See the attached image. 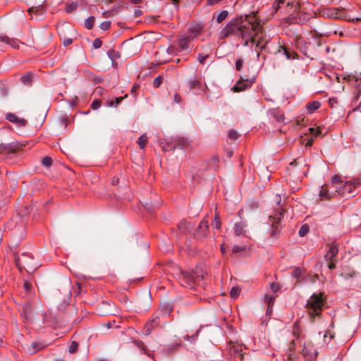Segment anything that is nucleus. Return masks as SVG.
Here are the masks:
<instances>
[{
  "mask_svg": "<svg viewBox=\"0 0 361 361\" xmlns=\"http://www.w3.org/2000/svg\"><path fill=\"white\" fill-rule=\"evenodd\" d=\"M221 35L224 38L234 35L243 41V46L248 47L250 43L255 46L257 49L255 51L258 59L260 57V52L265 50L267 44L263 27L254 16H240L232 19L223 28Z\"/></svg>",
  "mask_w": 361,
  "mask_h": 361,
  "instance_id": "f257e3e1",
  "label": "nucleus"
},
{
  "mask_svg": "<svg viewBox=\"0 0 361 361\" xmlns=\"http://www.w3.org/2000/svg\"><path fill=\"white\" fill-rule=\"evenodd\" d=\"M360 185L359 179L343 182L338 175H334L331 178V188L335 189L336 195H353L355 189Z\"/></svg>",
  "mask_w": 361,
  "mask_h": 361,
  "instance_id": "f03ea898",
  "label": "nucleus"
},
{
  "mask_svg": "<svg viewBox=\"0 0 361 361\" xmlns=\"http://www.w3.org/2000/svg\"><path fill=\"white\" fill-rule=\"evenodd\" d=\"M324 305V300L322 293H314L307 300L306 307L312 319L321 314Z\"/></svg>",
  "mask_w": 361,
  "mask_h": 361,
  "instance_id": "7ed1b4c3",
  "label": "nucleus"
},
{
  "mask_svg": "<svg viewBox=\"0 0 361 361\" xmlns=\"http://www.w3.org/2000/svg\"><path fill=\"white\" fill-rule=\"evenodd\" d=\"M15 261L20 271L25 269L27 273H32L39 267L33 256L27 252H24L20 256L16 257Z\"/></svg>",
  "mask_w": 361,
  "mask_h": 361,
  "instance_id": "20e7f679",
  "label": "nucleus"
},
{
  "mask_svg": "<svg viewBox=\"0 0 361 361\" xmlns=\"http://www.w3.org/2000/svg\"><path fill=\"white\" fill-rule=\"evenodd\" d=\"M281 200V196L276 195V202L278 207L274 209V214L270 215L269 217V221L271 223L272 226V231L271 232V236L272 237L275 236L279 233V228L276 224L281 221L284 213V209L280 205Z\"/></svg>",
  "mask_w": 361,
  "mask_h": 361,
  "instance_id": "39448f33",
  "label": "nucleus"
},
{
  "mask_svg": "<svg viewBox=\"0 0 361 361\" xmlns=\"http://www.w3.org/2000/svg\"><path fill=\"white\" fill-rule=\"evenodd\" d=\"M203 279L202 276L197 275L193 272L181 271L179 276L180 283L183 286L193 288L197 283Z\"/></svg>",
  "mask_w": 361,
  "mask_h": 361,
  "instance_id": "423d86ee",
  "label": "nucleus"
},
{
  "mask_svg": "<svg viewBox=\"0 0 361 361\" xmlns=\"http://www.w3.org/2000/svg\"><path fill=\"white\" fill-rule=\"evenodd\" d=\"M302 354L307 360L313 361L317 358L318 352L314 348L311 341H305L302 346Z\"/></svg>",
  "mask_w": 361,
  "mask_h": 361,
  "instance_id": "0eeeda50",
  "label": "nucleus"
},
{
  "mask_svg": "<svg viewBox=\"0 0 361 361\" xmlns=\"http://www.w3.org/2000/svg\"><path fill=\"white\" fill-rule=\"evenodd\" d=\"M22 145L18 142H13L7 144H0V154L8 155L18 152Z\"/></svg>",
  "mask_w": 361,
  "mask_h": 361,
  "instance_id": "6e6552de",
  "label": "nucleus"
},
{
  "mask_svg": "<svg viewBox=\"0 0 361 361\" xmlns=\"http://www.w3.org/2000/svg\"><path fill=\"white\" fill-rule=\"evenodd\" d=\"M209 223L207 220L203 219L200 221L195 233V237L199 240H202L209 235Z\"/></svg>",
  "mask_w": 361,
  "mask_h": 361,
  "instance_id": "1a4fd4ad",
  "label": "nucleus"
},
{
  "mask_svg": "<svg viewBox=\"0 0 361 361\" xmlns=\"http://www.w3.org/2000/svg\"><path fill=\"white\" fill-rule=\"evenodd\" d=\"M353 103L357 107L361 106V78L356 79L354 82Z\"/></svg>",
  "mask_w": 361,
  "mask_h": 361,
  "instance_id": "9d476101",
  "label": "nucleus"
},
{
  "mask_svg": "<svg viewBox=\"0 0 361 361\" xmlns=\"http://www.w3.org/2000/svg\"><path fill=\"white\" fill-rule=\"evenodd\" d=\"M319 197L322 200H330L336 195L335 189L331 188V185L329 187L327 185H322L319 190Z\"/></svg>",
  "mask_w": 361,
  "mask_h": 361,
  "instance_id": "9b49d317",
  "label": "nucleus"
},
{
  "mask_svg": "<svg viewBox=\"0 0 361 361\" xmlns=\"http://www.w3.org/2000/svg\"><path fill=\"white\" fill-rule=\"evenodd\" d=\"M255 82V78H253L251 80L246 79L244 80L242 78L235 83V85L232 87V90L234 92H241L249 88L252 84Z\"/></svg>",
  "mask_w": 361,
  "mask_h": 361,
  "instance_id": "f8f14e48",
  "label": "nucleus"
},
{
  "mask_svg": "<svg viewBox=\"0 0 361 361\" xmlns=\"http://www.w3.org/2000/svg\"><path fill=\"white\" fill-rule=\"evenodd\" d=\"M202 29L203 27L200 23H194L190 25L186 35L192 40L201 34Z\"/></svg>",
  "mask_w": 361,
  "mask_h": 361,
  "instance_id": "ddd939ff",
  "label": "nucleus"
},
{
  "mask_svg": "<svg viewBox=\"0 0 361 361\" xmlns=\"http://www.w3.org/2000/svg\"><path fill=\"white\" fill-rule=\"evenodd\" d=\"M159 317H153L145 325V331L146 335H149L152 330L159 325Z\"/></svg>",
  "mask_w": 361,
  "mask_h": 361,
  "instance_id": "4468645a",
  "label": "nucleus"
},
{
  "mask_svg": "<svg viewBox=\"0 0 361 361\" xmlns=\"http://www.w3.org/2000/svg\"><path fill=\"white\" fill-rule=\"evenodd\" d=\"M21 314L27 322L32 320V307L30 302H27L23 305Z\"/></svg>",
  "mask_w": 361,
  "mask_h": 361,
  "instance_id": "2eb2a0df",
  "label": "nucleus"
},
{
  "mask_svg": "<svg viewBox=\"0 0 361 361\" xmlns=\"http://www.w3.org/2000/svg\"><path fill=\"white\" fill-rule=\"evenodd\" d=\"M0 42H2L6 44H8L14 49L19 48L20 42L18 39H13V38H10L7 35H6L3 33L0 34Z\"/></svg>",
  "mask_w": 361,
  "mask_h": 361,
  "instance_id": "dca6fc26",
  "label": "nucleus"
},
{
  "mask_svg": "<svg viewBox=\"0 0 361 361\" xmlns=\"http://www.w3.org/2000/svg\"><path fill=\"white\" fill-rule=\"evenodd\" d=\"M6 118L8 121H10L13 123H15L19 126H24L27 123V121L24 118H20L16 114H14L13 113H8L6 115Z\"/></svg>",
  "mask_w": 361,
  "mask_h": 361,
  "instance_id": "f3484780",
  "label": "nucleus"
},
{
  "mask_svg": "<svg viewBox=\"0 0 361 361\" xmlns=\"http://www.w3.org/2000/svg\"><path fill=\"white\" fill-rule=\"evenodd\" d=\"M339 10L336 8H325L322 11V15L326 18H338Z\"/></svg>",
  "mask_w": 361,
  "mask_h": 361,
  "instance_id": "a211bd4d",
  "label": "nucleus"
},
{
  "mask_svg": "<svg viewBox=\"0 0 361 361\" xmlns=\"http://www.w3.org/2000/svg\"><path fill=\"white\" fill-rule=\"evenodd\" d=\"M192 39L186 35L178 38L177 43L180 51L185 50L188 48V44Z\"/></svg>",
  "mask_w": 361,
  "mask_h": 361,
  "instance_id": "6ab92c4d",
  "label": "nucleus"
},
{
  "mask_svg": "<svg viewBox=\"0 0 361 361\" xmlns=\"http://www.w3.org/2000/svg\"><path fill=\"white\" fill-rule=\"evenodd\" d=\"M247 225L245 221L235 223L234 225V231L236 235H245Z\"/></svg>",
  "mask_w": 361,
  "mask_h": 361,
  "instance_id": "aec40b11",
  "label": "nucleus"
},
{
  "mask_svg": "<svg viewBox=\"0 0 361 361\" xmlns=\"http://www.w3.org/2000/svg\"><path fill=\"white\" fill-rule=\"evenodd\" d=\"M338 245L331 244L329 251L325 255L324 258L326 261L332 260L335 257H336V255H338Z\"/></svg>",
  "mask_w": 361,
  "mask_h": 361,
  "instance_id": "412c9836",
  "label": "nucleus"
},
{
  "mask_svg": "<svg viewBox=\"0 0 361 361\" xmlns=\"http://www.w3.org/2000/svg\"><path fill=\"white\" fill-rule=\"evenodd\" d=\"M278 52L285 55L287 59H295L297 57L295 52L290 51L284 46H279Z\"/></svg>",
  "mask_w": 361,
  "mask_h": 361,
  "instance_id": "4be33fe9",
  "label": "nucleus"
},
{
  "mask_svg": "<svg viewBox=\"0 0 361 361\" xmlns=\"http://www.w3.org/2000/svg\"><path fill=\"white\" fill-rule=\"evenodd\" d=\"M269 115L274 118L277 122H282L284 120L283 114L278 109L269 110Z\"/></svg>",
  "mask_w": 361,
  "mask_h": 361,
  "instance_id": "5701e85b",
  "label": "nucleus"
},
{
  "mask_svg": "<svg viewBox=\"0 0 361 361\" xmlns=\"http://www.w3.org/2000/svg\"><path fill=\"white\" fill-rule=\"evenodd\" d=\"M190 89L195 91L196 94H198L202 88L201 82L196 78L192 79L189 83Z\"/></svg>",
  "mask_w": 361,
  "mask_h": 361,
  "instance_id": "b1692460",
  "label": "nucleus"
},
{
  "mask_svg": "<svg viewBox=\"0 0 361 361\" xmlns=\"http://www.w3.org/2000/svg\"><path fill=\"white\" fill-rule=\"evenodd\" d=\"M356 275V272L350 269V267H345L342 269V272L341 276L343 277L345 279H348L352 278Z\"/></svg>",
  "mask_w": 361,
  "mask_h": 361,
  "instance_id": "393cba45",
  "label": "nucleus"
},
{
  "mask_svg": "<svg viewBox=\"0 0 361 361\" xmlns=\"http://www.w3.org/2000/svg\"><path fill=\"white\" fill-rule=\"evenodd\" d=\"M321 106V104L318 101H313L309 102L306 105V108L309 114H312L314 111L317 110Z\"/></svg>",
  "mask_w": 361,
  "mask_h": 361,
  "instance_id": "a878e982",
  "label": "nucleus"
},
{
  "mask_svg": "<svg viewBox=\"0 0 361 361\" xmlns=\"http://www.w3.org/2000/svg\"><path fill=\"white\" fill-rule=\"evenodd\" d=\"M32 74L27 73L20 78V80L25 85H30L32 82Z\"/></svg>",
  "mask_w": 361,
  "mask_h": 361,
  "instance_id": "bb28decb",
  "label": "nucleus"
},
{
  "mask_svg": "<svg viewBox=\"0 0 361 361\" xmlns=\"http://www.w3.org/2000/svg\"><path fill=\"white\" fill-rule=\"evenodd\" d=\"M178 228L179 231L182 233L187 232L190 228L189 224L187 223L185 220H181L178 224Z\"/></svg>",
  "mask_w": 361,
  "mask_h": 361,
  "instance_id": "cd10ccee",
  "label": "nucleus"
},
{
  "mask_svg": "<svg viewBox=\"0 0 361 361\" xmlns=\"http://www.w3.org/2000/svg\"><path fill=\"white\" fill-rule=\"evenodd\" d=\"M148 142L147 137L145 134H142L137 141V143L140 146V149H144L145 147L146 144Z\"/></svg>",
  "mask_w": 361,
  "mask_h": 361,
  "instance_id": "c85d7f7f",
  "label": "nucleus"
},
{
  "mask_svg": "<svg viewBox=\"0 0 361 361\" xmlns=\"http://www.w3.org/2000/svg\"><path fill=\"white\" fill-rule=\"evenodd\" d=\"M275 299H276L275 295H265L264 301L266 303L268 304V309L273 307V305L274 304Z\"/></svg>",
  "mask_w": 361,
  "mask_h": 361,
  "instance_id": "c756f323",
  "label": "nucleus"
},
{
  "mask_svg": "<svg viewBox=\"0 0 361 361\" xmlns=\"http://www.w3.org/2000/svg\"><path fill=\"white\" fill-rule=\"evenodd\" d=\"M213 228L219 229L221 226V222L219 214H216L212 222Z\"/></svg>",
  "mask_w": 361,
  "mask_h": 361,
  "instance_id": "7c9ffc66",
  "label": "nucleus"
},
{
  "mask_svg": "<svg viewBox=\"0 0 361 361\" xmlns=\"http://www.w3.org/2000/svg\"><path fill=\"white\" fill-rule=\"evenodd\" d=\"M228 16V12L226 10L221 11L216 16V22L221 23L224 21Z\"/></svg>",
  "mask_w": 361,
  "mask_h": 361,
  "instance_id": "2f4dec72",
  "label": "nucleus"
},
{
  "mask_svg": "<svg viewBox=\"0 0 361 361\" xmlns=\"http://www.w3.org/2000/svg\"><path fill=\"white\" fill-rule=\"evenodd\" d=\"M94 17L93 16L87 18L85 21V27L88 30H91L94 26Z\"/></svg>",
  "mask_w": 361,
  "mask_h": 361,
  "instance_id": "473e14b6",
  "label": "nucleus"
},
{
  "mask_svg": "<svg viewBox=\"0 0 361 361\" xmlns=\"http://www.w3.org/2000/svg\"><path fill=\"white\" fill-rule=\"evenodd\" d=\"M310 231L309 226L307 224H303L298 232V234L301 237L305 236Z\"/></svg>",
  "mask_w": 361,
  "mask_h": 361,
  "instance_id": "72a5a7b5",
  "label": "nucleus"
},
{
  "mask_svg": "<svg viewBox=\"0 0 361 361\" xmlns=\"http://www.w3.org/2000/svg\"><path fill=\"white\" fill-rule=\"evenodd\" d=\"M107 54L112 62H114L117 58L119 57L118 53L114 49L109 50Z\"/></svg>",
  "mask_w": 361,
  "mask_h": 361,
  "instance_id": "f704fd0d",
  "label": "nucleus"
},
{
  "mask_svg": "<svg viewBox=\"0 0 361 361\" xmlns=\"http://www.w3.org/2000/svg\"><path fill=\"white\" fill-rule=\"evenodd\" d=\"M240 292V288L239 287H233L230 291V295L232 298H236Z\"/></svg>",
  "mask_w": 361,
  "mask_h": 361,
  "instance_id": "c9c22d12",
  "label": "nucleus"
},
{
  "mask_svg": "<svg viewBox=\"0 0 361 361\" xmlns=\"http://www.w3.org/2000/svg\"><path fill=\"white\" fill-rule=\"evenodd\" d=\"M200 329H198L196 333L192 336H189V335H185L183 336V338L186 341H188L191 343L194 342L197 338V336H198V333L200 332Z\"/></svg>",
  "mask_w": 361,
  "mask_h": 361,
  "instance_id": "e433bc0d",
  "label": "nucleus"
},
{
  "mask_svg": "<svg viewBox=\"0 0 361 361\" xmlns=\"http://www.w3.org/2000/svg\"><path fill=\"white\" fill-rule=\"evenodd\" d=\"M43 8L42 6H37V7H32L29 8L28 12L31 14L32 13H36L37 15H41L42 13Z\"/></svg>",
  "mask_w": 361,
  "mask_h": 361,
  "instance_id": "4c0bfd02",
  "label": "nucleus"
},
{
  "mask_svg": "<svg viewBox=\"0 0 361 361\" xmlns=\"http://www.w3.org/2000/svg\"><path fill=\"white\" fill-rule=\"evenodd\" d=\"M135 343L137 344V347L141 349V350L143 352V353L147 354L148 356H150L149 350H147V347L144 345L143 343L139 342V341H135Z\"/></svg>",
  "mask_w": 361,
  "mask_h": 361,
  "instance_id": "58836bf2",
  "label": "nucleus"
},
{
  "mask_svg": "<svg viewBox=\"0 0 361 361\" xmlns=\"http://www.w3.org/2000/svg\"><path fill=\"white\" fill-rule=\"evenodd\" d=\"M78 343L76 341H72L68 347V352L70 353H74L78 350Z\"/></svg>",
  "mask_w": 361,
  "mask_h": 361,
  "instance_id": "ea45409f",
  "label": "nucleus"
},
{
  "mask_svg": "<svg viewBox=\"0 0 361 361\" xmlns=\"http://www.w3.org/2000/svg\"><path fill=\"white\" fill-rule=\"evenodd\" d=\"M42 163L44 166L49 167L52 164V159L49 157H45L42 159Z\"/></svg>",
  "mask_w": 361,
  "mask_h": 361,
  "instance_id": "a19ab883",
  "label": "nucleus"
},
{
  "mask_svg": "<svg viewBox=\"0 0 361 361\" xmlns=\"http://www.w3.org/2000/svg\"><path fill=\"white\" fill-rule=\"evenodd\" d=\"M209 55L208 54H199L197 57V60L202 64H204L205 62V60L208 59Z\"/></svg>",
  "mask_w": 361,
  "mask_h": 361,
  "instance_id": "79ce46f5",
  "label": "nucleus"
},
{
  "mask_svg": "<svg viewBox=\"0 0 361 361\" xmlns=\"http://www.w3.org/2000/svg\"><path fill=\"white\" fill-rule=\"evenodd\" d=\"M233 352L235 357H239L242 360H243V354L242 353L241 349L233 347Z\"/></svg>",
  "mask_w": 361,
  "mask_h": 361,
  "instance_id": "37998d69",
  "label": "nucleus"
},
{
  "mask_svg": "<svg viewBox=\"0 0 361 361\" xmlns=\"http://www.w3.org/2000/svg\"><path fill=\"white\" fill-rule=\"evenodd\" d=\"M302 274V270L299 267L295 268L293 272V276L295 279H299Z\"/></svg>",
  "mask_w": 361,
  "mask_h": 361,
  "instance_id": "c03bdc74",
  "label": "nucleus"
},
{
  "mask_svg": "<svg viewBox=\"0 0 361 361\" xmlns=\"http://www.w3.org/2000/svg\"><path fill=\"white\" fill-rule=\"evenodd\" d=\"M228 135L229 138L233 139V140H235L238 137V133L236 132V130H235L233 129H231L228 131Z\"/></svg>",
  "mask_w": 361,
  "mask_h": 361,
  "instance_id": "a18cd8bd",
  "label": "nucleus"
},
{
  "mask_svg": "<svg viewBox=\"0 0 361 361\" xmlns=\"http://www.w3.org/2000/svg\"><path fill=\"white\" fill-rule=\"evenodd\" d=\"M161 83H162V78L160 75L157 77L156 78H154V80L153 81V85L154 87H159Z\"/></svg>",
  "mask_w": 361,
  "mask_h": 361,
  "instance_id": "49530a36",
  "label": "nucleus"
},
{
  "mask_svg": "<svg viewBox=\"0 0 361 361\" xmlns=\"http://www.w3.org/2000/svg\"><path fill=\"white\" fill-rule=\"evenodd\" d=\"M127 94H126L123 97H117L116 98V102H115V104L114 103L113 101H111L110 103H109V105L110 106H116L117 105H118L121 102L122 100L123 99V98H126L127 97Z\"/></svg>",
  "mask_w": 361,
  "mask_h": 361,
  "instance_id": "de8ad7c7",
  "label": "nucleus"
},
{
  "mask_svg": "<svg viewBox=\"0 0 361 361\" xmlns=\"http://www.w3.org/2000/svg\"><path fill=\"white\" fill-rule=\"evenodd\" d=\"M270 288L274 293H276L281 289V286L276 283H271L270 284Z\"/></svg>",
  "mask_w": 361,
  "mask_h": 361,
  "instance_id": "09e8293b",
  "label": "nucleus"
},
{
  "mask_svg": "<svg viewBox=\"0 0 361 361\" xmlns=\"http://www.w3.org/2000/svg\"><path fill=\"white\" fill-rule=\"evenodd\" d=\"M92 45L94 49H99L102 47V42L99 38H97L94 40Z\"/></svg>",
  "mask_w": 361,
  "mask_h": 361,
  "instance_id": "8fccbe9b",
  "label": "nucleus"
},
{
  "mask_svg": "<svg viewBox=\"0 0 361 361\" xmlns=\"http://www.w3.org/2000/svg\"><path fill=\"white\" fill-rule=\"evenodd\" d=\"M111 26V22L110 21H104V22H102L99 27L102 30H108Z\"/></svg>",
  "mask_w": 361,
  "mask_h": 361,
  "instance_id": "3c124183",
  "label": "nucleus"
},
{
  "mask_svg": "<svg viewBox=\"0 0 361 361\" xmlns=\"http://www.w3.org/2000/svg\"><path fill=\"white\" fill-rule=\"evenodd\" d=\"M282 4H283V0H276L274 1V3L273 4V8L275 13L280 8V5Z\"/></svg>",
  "mask_w": 361,
  "mask_h": 361,
  "instance_id": "603ef678",
  "label": "nucleus"
},
{
  "mask_svg": "<svg viewBox=\"0 0 361 361\" xmlns=\"http://www.w3.org/2000/svg\"><path fill=\"white\" fill-rule=\"evenodd\" d=\"M101 106V101L99 99H95L91 104V107L92 109L96 110Z\"/></svg>",
  "mask_w": 361,
  "mask_h": 361,
  "instance_id": "864d4df0",
  "label": "nucleus"
},
{
  "mask_svg": "<svg viewBox=\"0 0 361 361\" xmlns=\"http://www.w3.org/2000/svg\"><path fill=\"white\" fill-rule=\"evenodd\" d=\"M244 61L242 59H239L235 62V68L237 71H240L243 65Z\"/></svg>",
  "mask_w": 361,
  "mask_h": 361,
  "instance_id": "5fc2aeb1",
  "label": "nucleus"
},
{
  "mask_svg": "<svg viewBox=\"0 0 361 361\" xmlns=\"http://www.w3.org/2000/svg\"><path fill=\"white\" fill-rule=\"evenodd\" d=\"M76 8V4H68L66 7V11L67 13H71L72 12L73 10H75Z\"/></svg>",
  "mask_w": 361,
  "mask_h": 361,
  "instance_id": "6e6d98bb",
  "label": "nucleus"
},
{
  "mask_svg": "<svg viewBox=\"0 0 361 361\" xmlns=\"http://www.w3.org/2000/svg\"><path fill=\"white\" fill-rule=\"evenodd\" d=\"M302 158H298L297 159H294L292 162L290 163V166H296L303 161Z\"/></svg>",
  "mask_w": 361,
  "mask_h": 361,
  "instance_id": "4d7b16f0",
  "label": "nucleus"
},
{
  "mask_svg": "<svg viewBox=\"0 0 361 361\" xmlns=\"http://www.w3.org/2000/svg\"><path fill=\"white\" fill-rule=\"evenodd\" d=\"M244 250V247L239 245H234L232 248V253H237Z\"/></svg>",
  "mask_w": 361,
  "mask_h": 361,
  "instance_id": "13d9d810",
  "label": "nucleus"
},
{
  "mask_svg": "<svg viewBox=\"0 0 361 361\" xmlns=\"http://www.w3.org/2000/svg\"><path fill=\"white\" fill-rule=\"evenodd\" d=\"M23 286H24L25 289L26 290V291L28 292V291H30L32 285H31V283L30 282L25 281L24 282Z\"/></svg>",
  "mask_w": 361,
  "mask_h": 361,
  "instance_id": "bf43d9fd",
  "label": "nucleus"
},
{
  "mask_svg": "<svg viewBox=\"0 0 361 361\" xmlns=\"http://www.w3.org/2000/svg\"><path fill=\"white\" fill-rule=\"evenodd\" d=\"M103 81V79L101 77H94L92 78V82L94 84H99Z\"/></svg>",
  "mask_w": 361,
  "mask_h": 361,
  "instance_id": "052dcab7",
  "label": "nucleus"
},
{
  "mask_svg": "<svg viewBox=\"0 0 361 361\" xmlns=\"http://www.w3.org/2000/svg\"><path fill=\"white\" fill-rule=\"evenodd\" d=\"M73 42V39L71 38H66L63 39V45L68 46Z\"/></svg>",
  "mask_w": 361,
  "mask_h": 361,
  "instance_id": "680f3d73",
  "label": "nucleus"
},
{
  "mask_svg": "<svg viewBox=\"0 0 361 361\" xmlns=\"http://www.w3.org/2000/svg\"><path fill=\"white\" fill-rule=\"evenodd\" d=\"M173 99L174 102L176 103H180L181 102V96L179 94H175Z\"/></svg>",
  "mask_w": 361,
  "mask_h": 361,
  "instance_id": "e2e57ef3",
  "label": "nucleus"
},
{
  "mask_svg": "<svg viewBox=\"0 0 361 361\" xmlns=\"http://www.w3.org/2000/svg\"><path fill=\"white\" fill-rule=\"evenodd\" d=\"M221 0H208L207 5H214L219 4Z\"/></svg>",
  "mask_w": 361,
  "mask_h": 361,
  "instance_id": "0e129e2a",
  "label": "nucleus"
},
{
  "mask_svg": "<svg viewBox=\"0 0 361 361\" xmlns=\"http://www.w3.org/2000/svg\"><path fill=\"white\" fill-rule=\"evenodd\" d=\"M331 262L328 264V267L329 269H334L336 267V264L332 260H330Z\"/></svg>",
  "mask_w": 361,
  "mask_h": 361,
  "instance_id": "69168bd1",
  "label": "nucleus"
},
{
  "mask_svg": "<svg viewBox=\"0 0 361 361\" xmlns=\"http://www.w3.org/2000/svg\"><path fill=\"white\" fill-rule=\"evenodd\" d=\"M115 323L116 322L114 321L113 322H107L106 324H105V326H106L108 329L112 328L113 326H114Z\"/></svg>",
  "mask_w": 361,
  "mask_h": 361,
  "instance_id": "338daca9",
  "label": "nucleus"
},
{
  "mask_svg": "<svg viewBox=\"0 0 361 361\" xmlns=\"http://www.w3.org/2000/svg\"><path fill=\"white\" fill-rule=\"evenodd\" d=\"M174 51H175V47L173 46L169 47V48L167 49V51L169 54H173L174 52Z\"/></svg>",
  "mask_w": 361,
  "mask_h": 361,
  "instance_id": "774afa93",
  "label": "nucleus"
}]
</instances>
